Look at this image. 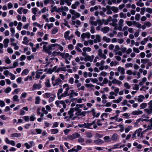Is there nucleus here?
<instances>
[{"mask_svg":"<svg viewBox=\"0 0 152 152\" xmlns=\"http://www.w3.org/2000/svg\"><path fill=\"white\" fill-rule=\"evenodd\" d=\"M51 7H53V8L50 10V11L51 12L53 13L55 11H56L58 12H59V11L58 10H57V7L56 6H54V7H53V5H51Z\"/></svg>","mask_w":152,"mask_h":152,"instance_id":"obj_14","label":"nucleus"},{"mask_svg":"<svg viewBox=\"0 0 152 152\" xmlns=\"http://www.w3.org/2000/svg\"><path fill=\"white\" fill-rule=\"evenodd\" d=\"M147 106V104L145 103H142L140 104V109H144Z\"/></svg>","mask_w":152,"mask_h":152,"instance_id":"obj_32","label":"nucleus"},{"mask_svg":"<svg viewBox=\"0 0 152 152\" xmlns=\"http://www.w3.org/2000/svg\"><path fill=\"white\" fill-rule=\"evenodd\" d=\"M74 80V78L72 77H71L69 78V82L71 84H72L73 83Z\"/></svg>","mask_w":152,"mask_h":152,"instance_id":"obj_63","label":"nucleus"},{"mask_svg":"<svg viewBox=\"0 0 152 152\" xmlns=\"http://www.w3.org/2000/svg\"><path fill=\"white\" fill-rule=\"evenodd\" d=\"M146 11L150 13H152V9L150 8H147L146 9Z\"/></svg>","mask_w":152,"mask_h":152,"instance_id":"obj_54","label":"nucleus"},{"mask_svg":"<svg viewBox=\"0 0 152 152\" xmlns=\"http://www.w3.org/2000/svg\"><path fill=\"white\" fill-rule=\"evenodd\" d=\"M102 21L103 22V23H104L105 25H108L109 23V22H108L107 19L105 20L104 19H102Z\"/></svg>","mask_w":152,"mask_h":152,"instance_id":"obj_40","label":"nucleus"},{"mask_svg":"<svg viewBox=\"0 0 152 152\" xmlns=\"http://www.w3.org/2000/svg\"><path fill=\"white\" fill-rule=\"evenodd\" d=\"M42 86L40 84H37L35 83L32 86V90H34L36 89H39L42 88Z\"/></svg>","mask_w":152,"mask_h":152,"instance_id":"obj_2","label":"nucleus"},{"mask_svg":"<svg viewBox=\"0 0 152 152\" xmlns=\"http://www.w3.org/2000/svg\"><path fill=\"white\" fill-rule=\"evenodd\" d=\"M21 136V134L20 133H14L11 134L10 137H15L17 138L20 137Z\"/></svg>","mask_w":152,"mask_h":152,"instance_id":"obj_11","label":"nucleus"},{"mask_svg":"<svg viewBox=\"0 0 152 152\" xmlns=\"http://www.w3.org/2000/svg\"><path fill=\"white\" fill-rule=\"evenodd\" d=\"M118 137V134L116 133H114L112 136L111 140L113 141H116L117 140Z\"/></svg>","mask_w":152,"mask_h":152,"instance_id":"obj_15","label":"nucleus"},{"mask_svg":"<svg viewBox=\"0 0 152 152\" xmlns=\"http://www.w3.org/2000/svg\"><path fill=\"white\" fill-rule=\"evenodd\" d=\"M68 48L69 50H72L74 49V46L72 44H70L68 45Z\"/></svg>","mask_w":152,"mask_h":152,"instance_id":"obj_55","label":"nucleus"},{"mask_svg":"<svg viewBox=\"0 0 152 152\" xmlns=\"http://www.w3.org/2000/svg\"><path fill=\"white\" fill-rule=\"evenodd\" d=\"M74 108H71L70 109V110L68 111V113L69 115L73 114V113H74Z\"/></svg>","mask_w":152,"mask_h":152,"instance_id":"obj_35","label":"nucleus"},{"mask_svg":"<svg viewBox=\"0 0 152 152\" xmlns=\"http://www.w3.org/2000/svg\"><path fill=\"white\" fill-rule=\"evenodd\" d=\"M132 128L131 126H129L125 129V132L126 133H128Z\"/></svg>","mask_w":152,"mask_h":152,"instance_id":"obj_38","label":"nucleus"},{"mask_svg":"<svg viewBox=\"0 0 152 152\" xmlns=\"http://www.w3.org/2000/svg\"><path fill=\"white\" fill-rule=\"evenodd\" d=\"M95 120H96V119L94 121H93L91 122V123H87V126H85L84 128H87V129H92L93 128H91L90 127V126H92L93 125L96 124H96Z\"/></svg>","mask_w":152,"mask_h":152,"instance_id":"obj_4","label":"nucleus"},{"mask_svg":"<svg viewBox=\"0 0 152 152\" xmlns=\"http://www.w3.org/2000/svg\"><path fill=\"white\" fill-rule=\"evenodd\" d=\"M86 136L89 138H91L92 137L93 135L91 132H87L86 134Z\"/></svg>","mask_w":152,"mask_h":152,"instance_id":"obj_45","label":"nucleus"},{"mask_svg":"<svg viewBox=\"0 0 152 152\" xmlns=\"http://www.w3.org/2000/svg\"><path fill=\"white\" fill-rule=\"evenodd\" d=\"M122 96H119L118 98V99L116 100H114L113 101V102L116 103H119L122 100Z\"/></svg>","mask_w":152,"mask_h":152,"instance_id":"obj_16","label":"nucleus"},{"mask_svg":"<svg viewBox=\"0 0 152 152\" xmlns=\"http://www.w3.org/2000/svg\"><path fill=\"white\" fill-rule=\"evenodd\" d=\"M136 5L138 6L142 7L144 6V4L142 2L139 3V2L137 1V2Z\"/></svg>","mask_w":152,"mask_h":152,"instance_id":"obj_61","label":"nucleus"},{"mask_svg":"<svg viewBox=\"0 0 152 152\" xmlns=\"http://www.w3.org/2000/svg\"><path fill=\"white\" fill-rule=\"evenodd\" d=\"M104 139L105 142H108L111 141V139L109 136H106L104 137Z\"/></svg>","mask_w":152,"mask_h":152,"instance_id":"obj_17","label":"nucleus"},{"mask_svg":"<svg viewBox=\"0 0 152 152\" xmlns=\"http://www.w3.org/2000/svg\"><path fill=\"white\" fill-rule=\"evenodd\" d=\"M18 96L17 95H15L13 96V98L14 101L19 102V99H18Z\"/></svg>","mask_w":152,"mask_h":152,"instance_id":"obj_36","label":"nucleus"},{"mask_svg":"<svg viewBox=\"0 0 152 152\" xmlns=\"http://www.w3.org/2000/svg\"><path fill=\"white\" fill-rule=\"evenodd\" d=\"M121 18H125L126 17V16L125 14H124L122 12H121L119 14Z\"/></svg>","mask_w":152,"mask_h":152,"instance_id":"obj_47","label":"nucleus"},{"mask_svg":"<svg viewBox=\"0 0 152 152\" xmlns=\"http://www.w3.org/2000/svg\"><path fill=\"white\" fill-rule=\"evenodd\" d=\"M74 139V138L72 135H69L67 136V137L65 138V140H72Z\"/></svg>","mask_w":152,"mask_h":152,"instance_id":"obj_31","label":"nucleus"},{"mask_svg":"<svg viewBox=\"0 0 152 152\" xmlns=\"http://www.w3.org/2000/svg\"><path fill=\"white\" fill-rule=\"evenodd\" d=\"M58 103L59 104H60L62 105L65 103L64 101L63 100H57L56 101V103L58 105Z\"/></svg>","mask_w":152,"mask_h":152,"instance_id":"obj_57","label":"nucleus"},{"mask_svg":"<svg viewBox=\"0 0 152 152\" xmlns=\"http://www.w3.org/2000/svg\"><path fill=\"white\" fill-rule=\"evenodd\" d=\"M76 146H75L73 148H72V149L69 150L68 151V152H74V151H75V152H76Z\"/></svg>","mask_w":152,"mask_h":152,"instance_id":"obj_51","label":"nucleus"},{"mask_svg":"<svg viewBox=\"0 0 152 152\" xmlns=\"http://www.w3.org/2000/svg\"><path fill=\"white\" fill-rule=\"evenodd\" d=\"M140 17V15L139 13H137L136 14L135 16V19L137 21H139V20Z\"/></svg>","mask_w":152,"mask_h":152,"instance_id":"obj_41","label":"nucleus"},{"mask_svg":"<svg viewBox=\"0 0 152 152\" xmlns=\"http://www.w3.org/2000/svg\"><path fill=\"white\" fill-rule=\"evenodd\" d=\"M23 8L22 7L19 8L17 10L18 12L20 14H22V11Z\"/></svg>","mask_w":152,"mask_h":152,"instance_id":"obj_44","label":"nucleus"},{"mask_svg":"<svg viewBox=\"0 0 152 152\" xmlns=\"http://www.w3.org/2000/svg\"><path fill=\"white\" fill-rule=\"evenodd\" d=\"M45 86L46 87L49 88L50 87V84L49 82V80H47V81L45 83Z\"/></svg>","mask_w":152,"mask_h":152,"instance_id":"obj_39","label":"nucleus"},{"mask_svg":"<svg viewBox=\"0 0 152 152\" xmlns=\"http://www.w3.org/2000/svg\"><path fill=\"white\" fill-rule=\"evenodd\" d=\"M56 98V95H54V97H50L49 99V102H53Z\"/></svg>","mask_w":152,"mask_h":152,"instance_id":"obj_52","label":"nucleus"},{"mask_svg":"<svg viewBox=\"0 0 152 152\" xmlns=\"http://www.w3.org/2000/svg\"><path fill=\"white\" fill-rule=\"evenodd\" d=\"M55 81L56 82L55 83L53 82H52V84L53 85V86H55L56 85H58L60 84L62 82V80L59 78H57L56 79Z\"/></svg>","mask_w":152,"mask_h":152,"instance_id":"obj_5","label":"nucleus"},{"mask_svg":"<svg viewBox=\"0 0 152 152\" xmlns=\"http://www.w3.org/2000/svg\"><path fill=\"white\" fill-rule=\"evenodd\" d=\"M144 111L148 115H150L152 113V105L149 106L148 109H145L144 110Z\"/></svg>","mask_w":152,"mask_h":152,"instance_id":"obj_1","label":"nucleus"},{"mask_svg":"<svg viewBox=\"0 0 152 152\" xmlns=\"http://www.w3.org/2000/svg\"><path fill=\"white\" fill-rule=\"evenodd\" d=\"M118 126L120 128V131L121 132H122L124 130V127L123 125L120 124Z\"/></svg>","mask_w":152,"mask_h":152,"instance_id":"obj_30","label":"nucleus"},{"mask_svg":"<svg viewBox=\"0 0 152 152\" xmlns=\"http://www.w3.org/2000/svg\"><path fill=\"white\" fill-rule=\"evenodd\" d=\"M98 56L99 57H102V56L103 54L102 53V50L101 49H99L98 50Z\"/></svg>","mask_w":152,"mask_h":152,"instance_id":"obj_42","label":"nucleus"},{"mask_svg":"<svg viewBox=\"0 0 152 152\" xmlns=\"http://www.w3.org/2000/svg\"><path fill=\"white\" fill-rule=\"evenodd\" d=\"M87 126V123H84V124H79L78 125V126H76L75 127V128H76L77 127H80V128H82V127H84L85 126Z\"/></svg>","mask_w":152,"mask_h":152,"instance_id":"obj_25","label":"nucleus"},{"mask_svg":"<svg viewBox=\"0 0 152 152\" xmlns=\"http://www.w3.org/2000/svg\"><path fill=\"white\" fill-rule=\"evenodd\" d=\"M133 49V51L135 53H139L140 52V50L138 48L135 47H134Z\"/></svg>","mask_w":152,"mask_h":152,"instance_id":"obj_49","label":"nucleus"},{"mask_svg":"<svg viewBox=\"0 0 152 152\" xmlns=\"http://www.w3.org/2000/svg\"><path fill=\"white\" fill-rule=\"evenodd\" d=\"M118 21V20L116 18H113L112 20V23L111 25L113 26H117L116 23Z\"/></svg>","mask_w":152,"mask_h":152,"instance_id":"obj_13","label":"nucleus"},{"mask_svg":"<svg viewBox=\"0 0 152 152\" xmlns=\"http://www.w3.org/2000/svg\"><path fill=\"white\" fill-rule=\"evenodd\" d=\"M77 149H76V152H78V151L80 150H81L82 148V147L79 145H77L76 147Z\"/></svg>","mask_w":152,"mask_h":152,"instance_id":"obj_58","label":"nucleus"},{"mask_svg":"<svg viewBox=\"0 0 152 152\" xmlns=\"http://www.w3.org/2000/svg\"><path fill=\"white\" fill-rule=\"evenodd\" d=\"M138 97L139 98L137 99V100L140 102H142L143 100L145 99L144 96L142 95H140L138 96Z\"/></svg>","mask_w":152,"mask_h":152,"instance_id":"obj_20","label":"nucleus"},{"mask_svg":"<svg viewBox=\"0 0 152 152\" xmlns=\"http://www.w3.org/2000/svg\"><path fill=\"white\" fill-rule=\"evenodd\" d=\"M149 61V60L148 59H142L141 60V62L143 64H145L148 63Z\"/></svg>","mask_w":152,"mask_h":152,"instance_id":"obj_28","label":"nucleus"},{"mask_svg":"<svg viewBox=\"0 0 152 152\" xmlns=\"http://www.w3.org/2000/svg\"><path fill=\"white\" fill-rule=\"evenodd\" d=\"M7 51L9 53H13V50L11 48L9 47L7 49Z\"/></svg>","mask_w":152,"mask_h":152,"instance_id":"obj_60","label":"nucleus"},{"mask_svg":"<svg viewBox=\"0 0 152 152\" xmlns=\"http://www.w3.org/2000/svg\"><path fill=\"white\" fill-rule=\"evenodd\" d=\"M74 139H76L80 136V134L78 133H75L72 134Z\"/></svg>","mask_w":152,"mask_h":152,"instance_id":"obj_29","label":"nucleus"},{"mask_svg":"<svg viewBox=\"0 0 152 152\" xmlns=\"http://www.w3.org/2000/svg\"><path fill=\"white\" fill-rule=\"evenodd\" d=\"M29 72V71L27 69H24L22 72L21 75H23V74H24L25 75H27L28 74Z\"/></svg>","mask_w":152,"mask_h":152,"instance_id":"obj_23","label":"nucleus"},{"mask_svg":"<svg viewBox=\"0 0 152 152\" xmlns=\"http://www.w3.org/2000/svg\"><path fill=\"white\" fill-rule=\"evenodd\" d=\"M117 70L118 72H121V73L122 75L125 74V69L123 67L119 66Z\"/></svg>","mask_w":152,"mask_h":152,"instance_id":"obj_7","label":"nucleus"},{"mask_svg":"<svg viewBox=\"0 0 152 152\" xmlns=\"http://www.w3.org/2000/svg\"><path fill=\"white\" fill-rule=\"evenodd\" d=\"M58 31V29L56 28H55L53 29L52 31V34H54L56 33Z\"/></svg>","mask_w":152,"mask_h":152,"instance_id":"obj_50","label":"nucleus"},{"mask_svg":"<svg viewBox=\"0 0 152 152\" xmlns=\"http://www.w3.org/2000/svg\"><path fill=\"white\" fill-rule=\"evenodd\" d=\"M84 61H90L91 62L92 61L91 58V56L88 55L84 58Z\"/></svg>","mask_w":152,"mask_h":152,"instance_id":"obj_18","label":"nucleus"},{"mask_svg":"<svg viewBox=\"0 0 152 152\" xmlns=\"http://www.w3.org/2000/svg\"><path fill=\"white\" fill-rule=\"evenodd\" d=\"M51 132L52 134H56L58 132V129H51Z\"/></svg>","mask_w":152,"mask_h":152,"instance_id":"obj_22","label":"nucleus"},{"mask_svg":"<svg viewBox=\"0 0 152 152\" xmlns=\"http://www.w3.org/2000/svg\"><path fill=\"white\" fill-rule=\"evenodd\" d=\"M28 38L26 37H24L23 38V41L22 42V43L23 44L26 45H28V43L29 41V40H28Z\"/></svg>","mask_w":152,"mask_h":152,"instance_id":"obj_10","label":"nucleus"},{"mask_svg":"<svg viewBox=\"0 0 152 152\" xmlns=\"http://www.w3.org/2000/svg\"><path fill=\"white\" fill-rule=\"evenodd\" d=\"M64 54V53H62L59 51L57 52V55H58L61 56L62 58H65Z\"/></svg>","mask_w":152,"mask_h":152,"instance_id":"obj_27","label":"nucleus"},{"mask_svg":"<svg viewBox=\"0 0 152 152\" xmlns=\"http://www.w3.org/2000/svg\"><path fill=\"white\" fill-rule=\"evenodd\" d=\"M96 39L98 41V42H101V37L99 35H97L96 36Z\"/></svg>","mask_w":152,"mask_h":152,"instance_id":"obj_53","label":"nucleus"},{"mask_svg":"<svg viewBox=\"0 0 152 152\" xmlns=\"http://www.w3.org/2000/svg\"><path fill=\"white\" fill-rule=\"evenodd\" d=\"M97 23L99 24V26H101L103 24V22L102 21V20L98 19L97 20Z\"/></svg>","mask_w":152,"mask_h":152,"instance_id":"obj_43","label":"nucleus"},{"mask_svg":"<svg viewBox=\"0 0 152 152\" xmlns=\"http://www.w3.org/2000/svg\"><path fill=\"white\" fill-rule=\"evenodd\" d=\"M36 118L34 116V115H31L29 118V120L31 121H34L36 119Z\"/></svg>","mask_w":152,"mask_h":152,"instance_id":"obj_34","label":"nucleus"},{"mask_svg":"<svg viewBox=\"0 0 152 152\" xmlns=\"http://www.w3.org/2000/svg\"><path fill=\"white\" fill-rule=\"evenodd\" d=\"M134 26H136L139 28H140L142 27V25L141 24L136 22L135 21H133L132 22Z\"/></svg>","mask_w":152,"mask_h":152,"instance_id":"obj_12","label":"nucleus"},{"mask_svg":"<svg viewBox=\"0 0 152 152\" xmlns=\"http://www.w3.org/2000/svg\"><path fill=\"white\" fill-rule=\"evenodd\" d=\"M36 132L37 134H41L42 132V130L41 129H36Z\"/></svg>","mask_w":152,"mask_h":152,"instance_id":"obj_64","label":"nucleus"},{"mask_svg":"<svg viewBox=\"0 0 152 152\" xmlns=\"http://www.w3.org/2000/svg\"><path fill=\"white\" fill-rule=\"evenodd\" d=\"M9 69V67L3 66L2 67L0 66V71L2 72L3 69Z\"/></svg>","mask_w":152,"mask_h":152,"instance_id":"obj_48","label":"nucleus"},{"mask_svg":"<svg viewBox=\"0 0 152 152\" xmlns=\"http://www.w3.org/2000/svg\"><path fill=\"white\" fill-rule=\"evenodd\" d=\"M70 31H68L65 32L64 34V37L66 39H68L70 34Z\"/></svg>","mask_w":152,"mask_h":152,"instance_id":"obj_19","label":"nucleus"},{"mask_svg":"<svg viewBox=\"0 0 152 152\" xmlns=\"http://www.w3.org/2000/svg\"><path fill=\"white\" fill-rule=\"evenodd\" d=\"M103 40L104 41H105L107 43L109 42L110 41V38H107L106 36H104L103 37Z\"/></svg>","mask_w":152,"mask_h":152,"instance_id":"obj_24","label":"nucleus"},{"mask_svg":"<svg viewBox=\"0 0 152 152\" xmlns=\"http://www.w3.org/2000/svg\"><path fill=\"white\" fill-rule=\"evenodd\" d=\"M38 8L37 7L33 8L32 9V12L34 15L36 14L37 12Z\"/></svg>","mask_w":152,"mask_h":152,"instance_id":"obj_33","label":"nucleus"},{"mask_svg":"<svg viewBox=\"0 0 152 152\" xmlns=\"http://www.w3.org/2000/svg\"><path fill=\"white\" fill-rule=\"evenodd\" d=\"M24 145L27 149H28L31 147V146H30V145H29L27 142L25 143Z\"/></svg>","mask_w":152,"mask_h":152,"instance_id":"obj_59","label":"nucleus"},{"mask_svg":"<svg viewBox=\"0 0 152 152\" xmlns=\"http://www.w3.org/2000/svg\"><path fill=\"white\" fill-rule=\"evenodd\" d=\"M143 113V112L142 110H134L133 111L132 114L133 115H139L142 114Z\"/></svg>","mask_w":152,"mask_h":152,"instance_id":"obj_3","label":"nucleus"},{"mask_svg":"<svg viewBox=\"0 0 152 152\" xmlns=\"http://www.w3.org/2000/svg\"><path fill=\"white\" fill-rule=\"evenodd\" d=\"M111 10L114 13H117L118 10V8L117 7H115L114 6H112L111 7Z\"/></svg>","mask_w":152,"mask_h":152,"instance_id":"obj_21","label":"nucleus"},{"mask_svg":"<svg viewBox=\"0 0 152 152\" xmlns=\"http://www.w3.org/2000/svg\"><path fill=\"white\" fill-rule=\"evenodd\" d=\"M18 59H17L15 61L13 64V66L9 67V69L14 68H15L16 66H18Z\"/></svg>","mask_w":152,"mask_h":152,"instance_id":"obj_9","label":"nucleus"},{"mask_svg":"<svg viewBox=\"0 0 152 152\" xmlns=\"http://www.w3.org/2000/svg\"><path fill=\"white\" fill-rule=\"evenodd\" d=\"M42 111L43 112V113L46 115L48 113V112L47 110H45V108L44 107H43L42 109Z\"/></svg>","mask_w":152,"mask_h":152,"instance_id":"obj_56","label":"nucleus"},{"mask_svg":"<svg viewBox=\"0 0 152 152\" xmlns=\"http://www.w3.org/2000/svg\"><path fill=\"white\" fill-rule=\"evenodd\" d=\"M11 90V88L10 87H8L5 89L4 91L6 93H8L10 92Z\"/></svg>","mask_w":152,"mask_h":152,"instance_id":"obj_37","label":"nucleus"},{"mask_svg":"<svg viewBox=\"0 0 152 152\" xmlns=\"http://www.w3.org/2000/svg\"><path fill=\"white\" fill-rule=\"evenodd\" d=\"M110 30V28L107 26H105L102 28L101 31L104 33H107Z\"/></svg>","mask_w":152,"mask_h":152,"instance_id":"obj_8","label":"nucleus"},{"mask_svg":"<svg viewBox=\"0 0 152 152\" xmlns=\"http://www.w3.org/2000/svg\"><path fill=\"white\" fill-rule=\"evenodd\" d=\"M94 142L96 145H99L104 143V141L100 139H99L94 140Z\"/></svg>","mask_w":152,"mask_h":152,"instance_id":"obj_6","label":"nucleus"},{"mask_svg":"<svg viewBox=\"0 0 152 152\" xmlns=\"http://www.w3.org/2000/svg\"><path fill=\"white\" fill-rule=\"evenodd\" d=\"M124 86L128 89H129L131 87L129 83L127 82L125 83H124Z\"/></svg>","mask_w":152,"mask_h":152,"instance_id":"obj_46","label":"nucleus"},{"mask_svg":"<svg viewBox=\"0 0 152 152\" xmlns=\"http://www.w3.org/2000/svg\"><path fill=\"white\" fill-rule=\"evenodd\" d=\"M108 82V80L105 77L104 78V80L103 81V82H102L103 84H106Z\"/></svg>","mask_w":152,"mask_h":152,"instance_id":"obj_62","label":"nucleus"},{"mask_svg":"<svg viewBox=\"0 0 152 152\" xmlns=\"http://www.w3.org/2000/svg\"><path fill=\"white\" fill-rule=\"evenodd\" d=\"M40 98L39 96H37L35 98V103L36 104H38L39 103Z\"/></svg>","mask_w":152,"mask_h":152,"instance_id":"obj_26","label":"nucleus"}]
</instances>
